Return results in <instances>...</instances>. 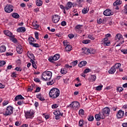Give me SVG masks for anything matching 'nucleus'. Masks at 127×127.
<instances>
[{
    "mask_svg": "<svg viewBox=\"0 0 127 127\" xmlns=\"http://www.w3.org/2000/svg\"><path fill=\"white\" fill-rule=\"evenodd\" d=\"M60 95V90L56 88L52 89L49 92V96L50 98H52V99H56V98H58Z\"/></svg>",
    "mask_w": 127,
    "mask_h": 127,
    "instance_id": "obj_1",
    "label": "nucleus"
},
{
    "mask_svg": "<svg viewBox=\"0 0 127 127\" xmlns=\"http://www.w3.org/2000/svg\"><path fill=\"white\" fill-rule=\"evenodd\" d=\"M52 77V72L51 71H45L42 74V78L43 81H48Z\"/></svg>",
    "mask_w": 127,
    "mask_h": 127,
    "instance_id": "obj_2",
    "label": "nucleus"
},
{
    "mask_svg": "<svg viewBox=\"0 0 127 127\" xmlns=\"http://www.w3.org/2000/svg\"><path fill=\"white\" fill-rule=\"evenodd\" d=\"M111 112V109L108 107L104 108L102 110L101 112L102 115L104 117V118H106V117L109 116L110 115V113Z\"/></svg>",
    "mask_w": 127,
    "mask_h": 127,
    "instance_id": "obj_3",
    "label": "nucleus"
},
{
    "mask_svg": "<svg viewBox=\"0 0 127 127\" xmlns=\"http://www.w3.org/2000/svg\"><path fill=\"white\" fill-rule=\"evenodd\" d=\"M12 114H13V107L9 106L6 108L5 114H3V115L6 116H10Z\"/></svg>",
    "mask_w": 127,
    "mask_h": 127,
    "instance_id": "obj_4",
    "label": "nucleus"
},
{
    "mask_svg": "<svg viewBox=\"0 0 127 127\" xmlns=\"http://www.w3.org/2000/svg\"><path fill=\"white\" fill-rule=\"evenodd\" d=\"M4 10L7 13H10L13 11V6L10 4H7L4 7Z\"/></svg>",
    "mask_w": 127,
    "mask_h": 127,
    "instance_id": "obj_5",
    "label": "nucleus"
},
{
    "mask_svg": "<svg viewBox=\"0 0 127 127\" xmlns=\"http://www.w3.org/2000/svg\"><path fill=\"white\" fill-rule=\"evenodd\" d=\"M68 107H70V108H73L74 110H76V109H79L80 108V103L77 101H74Z\"/></svg>",
    "mask_w": 127,
    "mask_h": 127,
    "instance_id": "obj_6",
    "label": "nucleus"
},
{
    "mask_svg": "<svg viewBox=\"0 0 127 127\" xmlns=\"http://www.w3.org/2000/svg\"><path fill=\"white\" fill-rule=\"evenodd\" d=\"M54 114L55 116V119L56 120H60V116L62 117L63 116V113H61L59 110H56L54 112Z\"/></svg>",
    "mask_w": 127,
    "mask_h": 127,
    "instance_id": "obj_7",
    "label": "nucleus"
},
{
    "mask_svg": "<svg viewBox=\"0 0 127 127\" xmlns=\"http://www.w3.org/2000/svg\"><path fill=\"white\" fill-rule=\"evenodd\" d=\"M60 58V55L56 54L53 57L49 59V61L52 63H54V61H57Z\"/></svg>",
    "mask_w": 127,
    "mask_h": 127,
    "instance_id": "obj_8",
    "label": "nucleus"
},
{
    "mask_svg": "<svg viewBox=\"0 0 127 127\" xmlns=\"http://www.w3.org/2000/svg\"><path fill=\"white\" fill-rule=\"evenodd\" d=\"M103 14L105 15V16H111V15L114 14V12L110 9H107L104 11Z\"/></svg>",
    "mask_w": 127,
    "mask_h": 127,
    "instance_id": "obj_9",
    "label": "nucleus"
},
{
    "mask_svg": "<svg viewBox=\"0 0 127 127\" xmlns=\"http://www.w3.org/2000/svg\"><path fill=\"white\" fill-rule=\"evenodd\" d=\"M117 119H123L125 116V112L123 111L122 110H120L117 114Z\"/></svg>",
    "mask_w": 127,
    "mask_h": 127,
    "instance_id": "obj_10",
    "label": "nucleus"
},
{
    "mask_svg": "<svg viewBox=\"0 0 127 127\" xmlns=\"http://www.w3.org/2000/svg\"><path fill=\"white\" fill-rule=\"evenodd\" d=\"M52 21L54 23H57L60 20V16L54 15L52 17Z\"/></svg>",
    "mask_w": 127,
    "mask_h": 127,
    "instance_id": "obj_11",
    "label": "nucleus"
},
{
    "mask_svg": "<svg viewBox=\"0 0 127 127\" xmlns=\"http://www.w3.org/2000/svg\"><path fill=\"white\" fill-rule=\"evenodd\" d=\"M95 118L97 122L101 121V119L104 120L105 117L102 115V112H99V114L95 115Z\"/></svg>",
    "mask_w": 127,
    "mask_h": 127,
    "instance_id": "obj_12",
    "label": "nucleus"
},
{
    "mask_svg": "<svg viewBox=\"0 0 127 127\" xmlns=\"http://www.w3.org/2000/svg\"><path fill=\"white\" fill-rule=\"evenodd\" d=\"M25 114V117L26 119H29V118H32V116H33V112L32 111H27Z\"/></svg>",
    "mask_w": 127,
    "mask_h": 127,
    "instance_id": "obj_13",
    "label": "nucleus"
},
{
    "mask_svg": "<svg viewBox=\"0 0 127 127\" xmlns=\"http://www.w3.org/2000/svg\"><path fill=\"white\" fill-rule=\"evenodd\" d=\"M84 53L85 54H89V53H90V54H94V51H93L92 48H89V49L85 48L84 51Z\"/></svg>",
    "mask_w": 127,
    "mask_h": 127,
    "instance_id": "obj_14",
    "label": "nucleus"
},
{
    "mask_svg": "<svg viewBox=\"0 0 127 127\" xmlns=\"http://www.w3.org/2000/svg\"><path fill=\"white\" fill-rule=\"evenodd\" d=\"M115 39L116 40H121V41H123L124 40V38L123 37V35H122V34L118 33L116 35L115 37Z\"/></svg>",
    "mask_w": 127,
    "mask_h": 127,
    "instance_id": "obj_15",
    "label": "nucleus"
},
{
    "mask_svg": "<svg viewBox=\"0 0 127 127\" xmlns=\"http://www.w3.org/2000/svg\"><path fill=\"white\" fill-rule=\"evenodd\" d=\"M27 55L30 58V59H33V60H35V57H34V55L31 53V52L28 51L27 53Z\"/></svg>",
    "mask_w": 127,
    "mask_h": 127,
    "instance_id": "obj_16",
    "label": "nucleus"
},
{
    "mask_svg": "<svg viewBox=\"0 0 127 127\" xmlns=\"http://www.w3.org/2000/svg\"><path fill=\"white\" fill-rule=\"evenodd\" d=\"M3 32L5 35H7V36H9V37H14V35H12V33L8 30H4Z\"/></svg>",
    "mask_w": 127,
    "mask_h": 127,
    "instance_id": "obj_17",
    "label": "nucleus"
},
{
    "mask_svg": "<svg viewBox=\"0 0 127 127\" xmlns=\"http://www.w3.org/2000/svg\"><path fill=\"white\" fill-rule=\"evenodd\" d=\"M16 51L18 54H21L23 52V49L21 48V46H18L16 47Z\"/></svg>",
    "mask_w": 127,
    "mask_h": 127,
    "instance_id": "obj_18",
    "label": "nucleus"
},
{
    "mask_svg": "<svg viewBox=\"0 0 127 127\" xmlns=\"http://www.w3.org/2000/svg\"><path fill=\"white\" fill-rule=\"evenodd\" d=\"M36 98L37 99H39L40 101H45V99L44 98V97L42 96V94H41V93L36 95Z\"/></svg>",
    "mask_w": 127,
    "mask_h": 127,
    "instance_id": "obj_19",
    "label": "nucleus"
},
{
    "mask_svg": "<svg viewBox=\"0 0 127 127\" xmlns=\"http://www.w3.org/2000/svg\"><path fill=\"white\" fill-rule=\"evenodd\" d=\"M15 101H19V100H24V98L21 95L16 96L14 98Z\"/></svg>",
    "mask_w": 127,
    "mask_h": 127,
    "instance_id": "obj_20",
    "label": "nucleus"
},
{
    "mask_svg": "<svg viewBox=\"0 0 127 127\" xmlns=\"http://www.w3.org/2000/svg\"><path fill=\"white\" fill-rule=\"evenodd\" d=\"M115 72H116V67L114 66H112L108 71V73H109V74H114Z\"/></svg>",
    "mask_w": 127,
    "mask_h": 127,
    "instance_id": "obj_21",
    "label": "nucleus"
},
{
    "mask_svg": "<svg viewBox=\"0 0 127 127\" xmlns=\"http://www.w3.org/2000/svg\"><path fill=\"white\" fill-rule=\"evenodd\" d=\"M86 64H87V62L85 61H83L78 64V66L79 67H80V68H82L83 66H86Z\"/></svg>",
    "mask_w": 127,
    "mask_h": 127,
    "instance_id": "obj_22",
    "label": "nucleus"
},
{
    "mask_svg": "<svg viewBox=\"0 0 127 127\" xmlns=\"http://www.w3.org/2000/svg\"><path fill=\"white\" fill-rule=\"evenodd\" d=\"M17 32H25V27H20L17 29Z\"/></svg>",
    "mask_w": 127,
    "mask_h": 127,
    "instance_id": "obj_23",
    "label": "nucleus"
},
{
    "mask_svg": "<svg viewBox=\"0 0 127 127\" xmlns=\"http://www.w3.org/2000/svg\"><path fill=\"white\" fill-rule=\"evenodd\" d=\"M5 50H6V47L5 46H1L0 47V53H2L3 52H5Z\"/></svg>",
    "mask_w": 127,
    "mask_h": 127,
    "instance_id": "obj_24",
    "label": "nucleus"
},
{
    "mask_svg": "<svg viewBox=\"0 0 127 127\" xmlns=\"http://www.w3.org/2000/svg\"><path fill=\"white\" fill-rule=\"evenodd\" d=\"M122 3V0H117L115 2H114L113 5L114 6H117V5H120V4Z\"/></svg>",
    "mask_w": 127,
    "mask_h": 127,
    "instance_id": "obj_25",
    "label": "nucleus"
},
{
    "mask_svg": "<svg viewBox=\"0 0 127 127\" xmlns=\"http://www.w3.org/2000/svg\"><path fill=\"white\" fill-rule=\"evenodd\" d=\"M65 51L69 52L72 50V46L71 45H69L68 46L65 47Z\"/></svg>",
    "mask_w": 127,
    "mask_h": 127,
    "instance_id": "obj_26",
    "label": "nucleus"
},
{
    "mask_svg": "<svg viewBox=\"0 0 127 127\" xmlns=\"http://www.w3.org/2000/svg\"><path fill=\"white\" fill-rule=\"evenodd\" d=\"M42 3H43V2L41 0H37L36 1V4L37 6H41V5H42Z\"/></svg>",
    "mask_w": 127,
    "mask_h": 127,
    "instance_id": "obj_27",
    "label": "nucleus"
},
{
    "mask_svg": "<svg viewBox=\"0 0 127 127\" xmlns=\"http://www.w3.org/2000/svg\"><path fill=\"white\" fill-rule=\"evenodd\" d=\"M55 82H56V79L52 80V81H49V82H47V84L48 86H50L51 85H53V84H54V83H55Z\"/></svg>",
    "mask_w": 127,
    "mask_h": 127,
    "instance_id": "obj_28",
    "label": "nucleus"
},
{
    "mask_svg": "<svg viewBox=\"0 0 127 127\" xmlns=\"http://www.w3.org/2000/svg\"><path fill=\"white\" fill-rule=\"evenodd\" d=\"M82 27H83V25H77L75 27V30H80L82 29Z\"/></svg>",
    "mask_w": 127,
    "mask_h": 127,
    "instance_id": "obj_29",
    "label": "nucleus"
},
{
    "mask_svg": "<svg viewBox=\"0 0 127 127\" xmlns=\"http://www.w3.org/2000/svg\"><path fill=\"white\" fill-rule=\"evenodd\" d=\"M67 72V69H66V68H62L61 70V74H63L64 75H65Z\"/></svg>",
    "mask_w": 127,
    "mask_h": 127,
    "instance_id": "obj_30",
    "label": "nucleus"
},
{
    "mask_svg": "<svg viewBox=\"0 0 127 127\" xmlns=\"http://www.w3.org/2000/svg\"><path fill=\"white\" fill-rule=\"evenodd\" d=\"M28 40L30 45H31V44H33L32 42H34V38H33L32 37H30L28 38Z\"/></svg>",
    "mask_w": 127,
    "mask_h": 127,
    "instance_id": "obj_31",
    "label": "nucleus"
},
{
    "mask_svg": "<svg viewBox=\"0 0 127 127\" xmlns=\"http://www.w3.org/2000/svg\"><path fill=\"white\" fill-rule=\"evenodd\" d=\"M74 3H72L71 2H68L66 4V6L68 7L69 8H72V6H73V5Z\"/></svg>",
    "mask_w": 127,
    "mask_h": 127,
    "instance_id": "obj_32",
    "label": "nucleus"
},
{
    "mask_svg": "<svg viewBox=\"0 0 127 127\" xmlns=\"http://www.w3.org/2000/svg\"><path fill=\"white\" fill-rule=\"evenodd\" d=\"M12 16L14 18H19V15L17 13H13Z\"/></svg>",
    "mask_w": 127,
    "mask_h": 127,
    "instance_id": "obj_33",
    "label": "nucleus"
},
{
    "mask_svg": "<svg viewBox=\"0 0 127 127\" xmlns=\"http://www.w3.org/2000/svg\"><path fill=\"white\" fill-rule=\"evenodd\" d=\"M82 43H83V44H89V43H91V40H84L82 41Z\"/></svg>",
    "mask_w": 127,
    "mask_h": 127,
    "instance_id": "obj_34",
    "label": "nucleus"
},
{
    "mask_svg": "<svg viewBox=\"0 0 127 127\" xmlns=\"http://www.w3.org/2000/svg\"><path fill=\"white\" fill-rule=\"evenodd\" d=\"M84 125V120H80L79 121V126L80 127H83V126Z\"/></svg>",
    "mask_w": 127,
    "mask_h": 127,
    "instance_id": "obj_35",
    "label": "nucleus"
},
{
    "mask_svg": "<svg viewBox=\"0 0 127 127\" xmlns=\"http://www.w3.org/2000/svg\"><path fill=\"white\" fill-rule=\"evenodd\" d=\"M122 12L125 13V14H127V5L124 6V9L122 10Z\"/></svg>",
    "mask_w": 127,
    "mask_h": 127,
    "instance_id": "obj_36",
    "label": "nucleus"
},
{
    "mask_svg": "<svg viewBox=\"0 0 127 127\" xmlns=\"http://www.w3.org/2000/svg\"><path fill=\"white\" fill-rule=\"evenodd\" d=\"M97 79V77L95 75H91V82H95Z\"/></svg>",
    "mask_w": 127,
    "mask_h": 127,
    "instance_id": "obj_37",
    "label": "nucleus"
},
{
    "mask_svg": "<svg viewBox=\"0 0 127 127\" xmlns=\"http://www.w3.org/2000/svg\"><path fill=\"white\" fill-rule=\"evenodd\" d=\"M5 64L4 61H0V67H3L4 65H5Z\"/></svg>",
    "mask_w": 127,
    "mask_h": 127,
    "instance_id": "obj_38",
    "label": "nucleus"
},
{
    "mask_svg": "<svg viewBox=\"0 0 127 127\" xmlns=\"http://www.w3.org/2000/svg\"><path fill=\"white\" fill-rule=\"evenodd\" d=\"M34 88V87L33 86V85L30 86L28 87L27 91L28 92H32V91L33 90V88Z\"/></svg>",
    "mask_w": 127,
    "mask_h": 127,
    "instance_id": "obj_39",
    "label": "nucleus"
},
{
    "mask_svg": "<svg viewBox=\"0 0 127 127\" xmlns=\"http://www.w3.org/2000/svg\"><path fill=\"white\" fill-rule=\"evenodd\" d=\"M121 66V64L120 63H118L115 64V65L113 66L114 67V68H116L117 69H119Z\"/></svg>",
    "mask_w": 127,
    "mask_h": 127,
    "instance_id": "obj_40",
    "label": "nucleus"
},
{
    "mask_svg": "<svg viewBox=\"0 0 127 127\" xmlns=\"http://www.w3.org/2000/svg\"><path fill=\"white\" fill-rule=\"evenodd\" d=\"M88 11L89 10H88L87 8H84L82 9V13H83V14H86Z\"/></svg>",
    "mask_w": 127,
    "mask_h": 127,
    "instance_id": "obj_41",
    "label": "nucleus"
},
{
    "mask_svg": "<svg viewBox=\"0 0 127 127\" xmlns=\"http://www.w3.org/2000/svg\"><path fill=\"white\" fill-rule=\"evenodd\" d=\"M88 120L89 122H92V121H94V116L91 115L89 116Z\"/></svg>",
    "mask_w": 127,
    "mask_h": 127,
    "instance_id": "obj_42",
    "label": "nucleus"
},
{
    "mask_svg": "<svg viewBox=\"0 0 127 127\" xmlns=\"http://www.w3.org/2000/svg\"><path fill=\"white\" fill-rule=\"evenodd\" d=\"M63 44L64 46H65V47H66V46H68L69 44V42H67L66 40L64 41Z\"/></svg>",
    "mask_w": 127,
    "mask_h": 127,
    "instance_id": "obj_43",
    "label": "nucleus"
},
{
    "mask_svg": "<svg viewBox=\"0 0 127 127\" xmlns=\"http://www.w3.org/2000/svg\"><path fill=\"white\" fill-rule=\"evenodd\" d=\"M78 114L80 115H84V114H85V111H84V110H83V109H80L79 111Z\"/></svg>",
    "mask_w": 127,
    "mask_h": 127,
    "instance_id": "obj_44",
    "label": "nucleus"
},
{
    "mask_svg": "<svg viewBox=\"0 0 127 127\" xmlns=\"http://www.w3.org/2000/svg\"><path fill=\"white\" fill-rule=\"evenodd\" d=\"M104 46H110L111 45V42L110 41L104 43Z\"/></svg>",
    "mask_w": 127,
    "mask_h": 127,
    "instance_id": "obj_45",
    "label": "nucleus"
},
{
    "mask_svg": "<svg viewBox=\"0 0 127 127\" xmlns=\"http://www.w3.org/2000/svg\"><path fill=\"white\" fill-rule=\"evenodd\" d=\"M32 46H33V47H36V48H39L40 46H39V44H31V45Z\"/></svg>",
    "mask_w": 127,
    "mask_h": 127,
    "instance_id": "obj_46",
    "label": "nucleus"
},
{
    "mask_svg": "<svg viewBox=\"0 0 127 127\" xmlns=\"http://www.w3.org/2000/svg\"><path fill=\"white\" fill-rule=\"evenodd\" d=\"M36 22L37 21H36L35 22H33V25L34 26V27H36V28H38L39 27V25L36 24Z\"/></svg>",
    "mask_w": 127,
    "mask_h": 127,
    "instance_id": "obj_47",
    "label": "nucleus"
},
{
    "mask_svg": "<svg viewBox=\"0 0 127 127\" xmlns=\"http://www.w3.org/2000/svg\"><path fill=\"white\" fill-rule=\"evenodd\" d=\"M89 72H91V69L90 68H86L84 71V74H87V73H89Z\"/></svg>",
    "mask_w": 127,
    "mask_h": 127,
    "instance_id": "obj_48",
    "label": "nucleus"
},
{
    "mask_svg": "<svg viewBox=\"0 0 127 127\" xmlns=\"http://www.w3.org/2000/svg\"><path fill=\"white\" fill-rule=\"evenodd\" d=\"M77 64H78V61H74L71 63V65L74 66H76Z\"/></svg>",
    "mask_w": 127,
    "mask_h": 127,
    "instance_id": "obj_49",
    "label": "nucleus"
},
{
    "mask_svg": "<svg viewBox=\"0 0 127 127\" xmlns=\"http://www.w3.org/2000/svg\"><path fill=\"white\" fill-rule=\"evenodd\" d=\"M117 91H118V92L121 93V92H122V91H124V88L122 87H119L117 88Z\"/></svg>",
    "mask_w": 127,
    "mask_h": 127,
    "instance_id": "obj_50",
    "label": "nucleus"
},
{
    "mask_svg": "<svg viewBox=\"0 0 127 127\" xmlns=\"http://www.w3.org/2000/svg\"><path fill=\"white\" fill-rule=\"evenodd\" d=\"M102 88H103V85H99L96 87V90L97 91H101Z\"/></svg>",
    "mask_w": 127,
    "mask_h": 127,
    "instance_id": "obj_51",
    "label": "nucleus"
},
{
    "mask_svg": "<svg viewBox=\"0 0 127 127\" xmlns=\"http://www.w3.org/2000/svg\"><path fill=\"white\" fill-rule=\"evenodd\" d=\"M83 1L77 0V3H78V6H79V7H82V6H83V5L81 4V2H83Z\"/></svg>",
    "mask_w": 127,
    "mask_h": 127,
    "instance_id": "obj_52",
    "label": "nucleus"
},
{
    "mask_svg": "<svg viewBox=\"0 0 127 127\" xmlns=\"http://www.w3.org/2000/svg\"><path fill=\"white\" fill-rule=\"evenodd\" d=\"M40 90H41V88L40 87H38L36 88V90L35 91V93H38L39 92H40Z\"/></svg>",
    "mask_w": 127,
    "mask_h": 127,
    "instance_id": "obj_53",
    "label": "nucleus"
},
{
    "mask_svg": "<svg viewBox=\"0 0 127 127\" xmlns=\"http://www.w3.org/2000/svg\"><path fill=\"white\" fill-rule=\"evenodd\" d=\"M67 25V22H66V21H63L62 22H61V25L62 26H65Z\"/></svg>",
    "mask_w": 127,
    "mask_h": 127,
    "instance_id": "obj_54",
    "label": "nucleus"
},
{
    "mask_svg": "<svg viewBox=\"0 0 127 127\" xmlns=\"http://www.w3.org/2000/svg\"><path fill=\"white\" fill-rule=\"evenodd\" d=\"M11 77H12V78H16V73L13 72L11 74Z\"/></svg>",
    "mask_w": 127,
    "mask_h": 127,
    "instance_id": "obj_55",
    "label": "nucleus"
},
{
    "mask_svg": "<svg viewBox=\"0 0 127 127\" xmlns=\"http://www.w3.org/2000/svg\"><path fill=\"white\" fill-rule=\"evenodd\" d=\"M52 109H56V108H58V105H57L56 104H53L52 106Z\"/></svg>",
    "mask_w": 127,
    "mask_h": 127,
    "instance_id": "obj_56",
    "label": "nucleus"
},
{
    "mask_svg": "<svg viewBox=\"0 0 127 127\" xmlns=\"http://www.w3.org/2000/svg\"><path fill=\"white\" fill-rule=\"evenodd\" d=\"M97 21L98 23H99V24H101V23L103 22V20L102 19V18H99V19H97Z\"/></svg>",
    "mask_w": 127,
    "mask_h": 127,
    "instance_id": "obj_57",
    "label": "nucleus"
},
{
    "mask_svg": "<svg viewBox=\"0 0 127 127\" xmlns=\"http://www.w3.org/2000/svg\"><path fill=\"white\" fill-rule=\"evenodd\" d=\"M6 55L7 56H12V55H13V53L10 52H7L6 53Z\"/></svg>",
    "mask_w": 127,
    "mask_h": 127,
    "instance_id": "obj_58",
    "label": "nucleus"
},
{
    "mask_svg": "<svg viewBox=\"0 0 127 127\" xmlns=\"http://www.w3.org/2000/svg\"><path fill=\"white\" fill-rule=\"evenodd\" d=\"M121 52H123L124 54H127V49H123L121 50Z\"/></svg>",
    "mask_w": 127,
    "mask_h": 127,
    "instance_id": "obj_59",
    "label": "nucleus"
},
{
    "mask_svg": "<svg viewBox=\"0 0 127 127\" xmlns=\"http://www.w3.org/2000/svg\"><path fill=\"white\" fill-rule=\"evenodd\" d=\"M35 82H36V83H40V80H39V78H35L34 79Z\"/></svg>",
    "mask_w": 127,
    "mask_h": 127,
    "instance_id": "obj_60",
    "label": "nucleus"
},
{
    "mask_svg": "<svg viewBox=\"0 0 127 127\" xmlns=\"http://www.w3.org/2000/svg\"><path fill=\"white\" fill-rule=\"evenodd\" d=\"M35 36L36 39H39V38L38 37V32H36L35 33Z\"/></svg>",
    "mask_w": 127,
    "mask_h": 127,
    "instance_id": "obj_61",
    "label": "nucleus"
},
{
    "mask_svg": "<svg viewBox=\"0 0 127 127\" xmlns=\"http://www.w3.org/2000/svg\"><path fill=\"white\" fill-rule=\"evenodd\" d=\"M15 70H16V71H19V72L21 71V68L20 67H16L15 68Z\"/></svg>",
    "mask_w": 127,
    "mask_h": 127,
    "instance_id": "obj_62",
    "label": "nucleus"
},
{
    "mask_svg": "<svg viewBox=\"0 0 127 127\" xmlns=\"http://www.w3.org/2000/svg\"><path fill=\"white\" fill-rule=\"evenodd\" d=\"M20 127H28V125L23 124L22 126H21Z\"/></svg>",
    "mask_w": 127,
    "mask_h": 127,
    "instance_id": "obj_63",
    "label": "nucleus"
},
{
    "mask_svg": "<svg viewBox=\"0 0 127 127\" xmlns=\"http://www.w3.org/2000/svg\"><path fill=\"white\" fill-rule=\"evenodd\" d=\"M122 127H127V123H125L122 124Z\"/></svg>",
    "mask_w": 127,
    "mask_h": 127,
    "instance_id": "obj_64",
    "label": "nucleus"
}]
</instances>
